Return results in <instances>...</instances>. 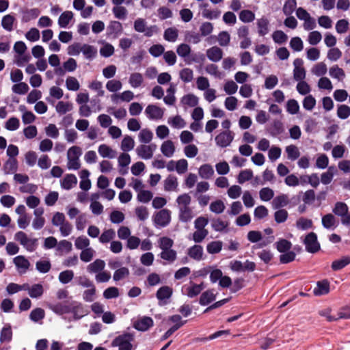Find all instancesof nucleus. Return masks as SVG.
I'll return each instance as SVG.
<instances>
[{"label": "nucleus", "mask_w": 350, "mask_h": 350, "mask_svg": "<svg viewBox=\"0 0 350 350\" xmlns=\"http://www.w3.org/2000/svg\"><path fill=\"white\" fill-rule=\"evenodd\" d=\"M82 149L77 146L70 147L67 151V167L68 170H77L80 168V157Z\"/></svg>", "instance_id": "nucleus-1"}, {"label": "nucleus", "mask_w": 350, "mask_h": 350, "mask_svg": "<svg viewBox=\"0 0 350 350\" xmlns=\"http://www.w3.org/2000/svg\"><path fill=\"white\" fill-rule=\"evenodd\" d=\"M134 340V334L124 333L117 336L112 342L111 345L118 347V350H132V342Z\"/></svg>", "instance_id": "nucleus-2"}, {"label": "nucleus", "mask_w": 350, "mask_h": 350, "mask_svg": "<svg viewBox=\"0 0 350 350\" xmlns=\"http://www.w3.org/2000/svg\"><path fill=\"white\" fill-rule=\"evenodd\" d=\"M14 239L28 252H33L38 246V239L31 238L23 231L17 232L14 235Z\"/></svg>", "instance_id": "nucleus-3"}, {"label": "nucleus", "mask_w": 350, "mask_h": 350, "mask_svg": "<svg viewBox=\"0 0 350 350\" xmlns=\"http://www.w3.org/2000/svg\"><path fill=\"white\" fill-rule=\"evenodd\" d=\"M171 221V211L163 208L153 216V223L157 228L167 226Z\"/></svg>", "instance_id": "nucleus-4"}, {"label": "nucleus", "mask_w": 350, "mask_h": 350, "mask_svg": "<svg viewBox=\"0 0 350 350\" xmlns=\"http://www.w3.org/2000/svg\"><path fill=\"white\" fill-rule=\"evenodd\" d=\"M306 250L311 254H314L321 250V245L318 241L317 235L314 232H309L303 241Z\"/></svg>", "instance_id": "nucleus-5"}, {"label": "nucleus", "mask_w": 350, "mask_h": 350, "mask_svg": "<svg viewBox=\"0 0 350 350\" xmlns=\"http://www.w3.org/2000/svg\"><path fill=\"white\" fill-rule=\"evenodd\" d=\"M234 134L231 131H224L215 137L216 145L220 148H226L230 145L234 139Z\"/></svg>", "instance_id": "nucleus-6"}, {"label": "nucleus", "mask_w": 350, "mask_h": 350, "mask_svg": "<svg viewBox=\"0 0 350 350\" xmlns=\"http://www.w3.org/2000/svg\"><path fill=\"white\" fill-rule=\"evenodd\" d=\"M172 294L173 290L172 287L169 286H162L160 287L156 293V297L159 301V305L163 306L167 304Z\"/></svg>", "instance_id": "nucleus-7"}, {"label": "nucleus", "mask_w": 350, "mask_h": 350, "mask_svg": "<svg viewBox=\"0 0 350 350\" xmlns=\"http://www.w3.org/2000/svg\"><path fill=\"white\" fill-rule=\"evenodd\" d=\"M145 113L149 120H160L164 115V109L156 105L150 104L146 107Z\"/></svg>", "instance_id": "nucleus-8"}, {"label": "nucleus", "mask_w": 350, "mask_h": 350, "mask_svg": "<svg viewBox=\"0 0 350 350\" xmlns=\"http://www.w3.org/2000/svg\"><path fill=\"white\" fill-rule=\"evenodd\" d=\"M154 325L153 319L147 316H144L133 323V327L141 332H146L152 327Z\"/></svg>", "instance_id": "nucleus-9"}, {"label": "nucleus", "mask_w": 350, "mask_h": 350, "mask_svg": "<svg viewBox=\"0 0 350 350\" xmlns=\"http://www.w3.org/2000/svg\"><path fill=\"white\" fill-rule=\"evenodd\" d=\"M131 157L127 152L121 153L118 158V167H119V173L121 175H126L128 174V166L131 163Z\"/></svg>", "instance_id": "nucleus-10"}, {"label": "nucleus", "mask_w": 350, "mask_h": 350, "mask_svg": "<svg viewBox=\"0 0 350 350\" xmlns=\"http://www.w3.org/2000/svg\"><path fill=\"white\" fill-rule=\"evenodd\" d=\"M14 263L19 273L23 274L27 272L30 266L29 261L23 256H18L14 258Z\"/></svg>", "instance_id": "nucleus-11"}, {"label": "nucleus", "mask_w": 350, "mask_h": 350, "mask_svg": "<svg viewBox=\"0 0 350 350\" xmlns=\"http://www.w3.org/2000/svg\"><path fill=\"white\" fill-rule=\"evenodd\" d=\"M208 59L213 62H218L223 57V51L217 46H212L206 50Z\"/></svg>", "instance_id": "nucleus-12"}, {"label": "nucleus", "mask_w": 350, "mask_h": 350, "mask_svg": "<svg viewBox=\"0 0 350 350\" xmlns=\"http://www.w3.org/2000/svg\"><path fill=\"white\" fill-rule=\"evenodd\" d=\"M215 290L208 289L204 291L200 297L199 304L201 306H208L211 302L214 301L216 299L217 294L214 293Z\"/></svg>", "instance_id": "nucleus-13"}, {"label": "nucleus", "mask_w": 350, "mask_h": 350, "mask_svg": "<svg viewBox=\"0 0 350 350\" xmlns=\"http://www.w3.org/2000/svg\"><path fill=\"white\" fill-rule=\"evenodd\" d=\"M133 98L134 94L131 90H126L121 94H113L111 95V100L116 104H118L120 100L130 102Z\"/></svg>", "instance_id": "nucleus-14"}, {"label": "nucleus", "mask_w": 350, "mask_h": 350, "mask_svg": "<svg viewBox=\"0 0 350 350\" xmlns=\"http://www.w3.org/2000/svg\"><path fill=\"white\" fill-rule=\"evenodd\" d=\"M256 26L258 29V33L260 36H265L269 31V21L264 16L260 18L257 19Z\"/></svg>", "instance_id": "nucleus-15"}, {"label": "nucleus", "mask_w": 350, "mask_h": 350, "mask_svg": "<svg viewBox=\"0 0 350 350\" xmlns=\"http://www.w3.org/2000/svg\"><path fill=\"white\" fill-rule=\"evenodd\" d=\"M329 292V282L327 280L318 281L317 287L314 288L313 293L316 296H321Z\"/></svg>", "instance_id": "nucleus-16"}, {"label": "nucleus", "mask_w": 350, "mask_h": 350, "mask_svg": "<svg viewBox=\"0 0 350 350\" xmlns=\"http://www.w3.org/2000/svg\"><path fill=\"white\" fill-rule=\"evenodd\" d=\"M273 209L282 208L288 205V196L287 194L281 193L275 196L271 202Z\"/></svg>", "instance_id": "nucleus-17"}, {"label": "nucleus", "mask_w": 350, "mask_h": 350, "mask_svg": "<svg viewBox=\"0 0 350 350\" xmlns=\"http://www.w3.org/2000/svg\"><path fill=\"white\" fill-rule=\"evenodd\" d=\"M154 148L152 146L142 144L136 148L137 155L143 159H149L152 157Z\"/></svg>", "instance_id": "nucleus-18"}, {"label": "nucleus", "mask_w": 350, "mask_h": 350, "mask_svg": "<svg viewBox=\"0 0 350 350\" xmlns=\"http://www.w3.org/2000/svg\"><path fill=\"white\" fill-rule=\"evenodd\" d=\"M77 178L74 174H66L60 181L61 187L69 190L77 185Z\"/></svg>", "instance_id": "nucleus-19"}, {"label": "nucleus", "mask_w": 350, "mask_h": 350, "mask_svg": "<svg viewBox=\"0 0 350 350\" xmlns=\"http://www.w3.org/2000/svg\"><path fill=\"white\" fill-rule=\"evenodd\" d=\"M187 254L193 260L200 261L202 259L203 247L200 245H194L187 250Z\"/></svg>", "instance_id": "nucleus-20"}, {"label": "nucleus", "mask_w": 350, "mask_h": 350, "mask_svg": "<svg viewBox=\"0 0 350 350\" xmlns=\"http://www.w3.org/2000/svg\"><path fill=\"white\" fill-rule=\"evenodd\" d=\"M40 14L38 8L27 9L23 12L21 21L23 23H28L36 19Z\"/></svg>", "instance_id": "nucleus-21"}, {"label": "nucleus", "mask_w": 350, "mask_h": 350, "mask_svg": "<svg viewBox=\"0 0 350 350\" xmlns=\"http://www.w3.org/2000/svg\"><path fill=\"white\" fill-rule=\"evenodd\" d=\"M350 264V256H344L341 258L335 260L331 265V268L333 271H340L348 265Z\"/></svg>", "instance_id": "nucleus-22"}, {"label": "nucleus", "mask_w": 350, "mask_h": 350, "mask_svg": "<svg viewBox=\"0 0 350 350\" xmlns=\"http://www.w3.org/2000/svg\"><path fill=\"white\" fill-rule=\"evenodd\" d=\"M181 103L189 107H196L199 103V98L193 94L184 95L180 100Z\"/></svg>", "instance_id": "nucleus-23"}, {"label": "nucleus", "mask_w": 350, "mask_h": 350, "mask_svg": "<svg viewBox=\"0 0 350 350\" xmlns=\"http://www.w3.org/2000/svg\"><path fill=\"white\" fill-rule=\"evenodd\" d=\"M198 174L203 179H210L214 174V170L211 165L203 164L200 167Z\"/></svg>", "instance_id": "nucleus-24"}, {"label": "nucleus", "mask_w": 350, "mask_h": 350, "mask_svg": "<svg viewBox=\"0 0 350 350\" xmlns=\"http://www.w3.org/2000/svg\"><path fill=\"white\" fill-rule=\"evenodd\" d=\"M162 154L166 157H171L175 152L174 145L171 140H167L163 142L161 146Z\"/></svg>", "instance_id": "nucleus-25"}, {"label": "nucleus", "mask_w": 350, "mask_h": 350, "mask_svg": "<svg viewBox=\"0 0 350 350\" xmlns=\"http://www.w3.org/2000/svg\"><path fill=\"white\" fill-rule=\"evenodd\" d=\"M284 125L282 122L278 120H273L271 126L269 129L270 135L273 137H276L282 134L284 132Z\"/></svg>", "instance_id": "nucleus-26"}, {"label": "nucleus", "mask_w": 350, "mask_h": 350, "mask_svg": "<svg viewBox=\"0 0 350 350\" xmlns=\"http://www.w3.org/2000/svg\"><path fill=\"white\" fill-rule=\"evenodd\" d=\"M295 226L299 230H307L312 228L313 222L310 219L301 217L297 219Z\"/></svg>", "instance_id": "nucleus-27"}, {"label": "nucleus", "mask_w": 350, "mask_h": 350, "mask_svg": "<svg viewBox=\"0 0 350 350\" xmlns=\"http://www.w3.org/2000/svg\"><path fill=\"white\" fill-rule=\"evenodd\" d=\"M321 223L325 229H334L336 228V218L332 213H327L322 217Z\"/></svg>", "instance_id": "nucleus-28"}, {"label": "nucleus", "mask_w": 350, "mask_h": 350, "mask_svg": "<svg viewBox=\"0 0 350 350\" xmlns=\"http://www.w3.org/2000/svg\"><path fill=\"white\" fill-rule=\"evenodd\" d=\"M179 220L187 223L193 218L192 210L190 207H179Z\"/></svg>", "instance_id": "nucleus-29"}, {"label": "nucleus", "mask_w": 350, "mask_h": 350, "mask_svg": "<svg viewBox=\"0 0 350 350\" xmlns=\"http://www.w3.org/2000/svg\"><path fill=\"white\" fill-rule=\"evenodd\" d=\"M26 291H28V294L31 298H38L44 292L43 286L40 284H35L31 286L28 284V288Z\"/></svg>", "instance_id": "nucleus-30"}, {"label": "nucleus", "mask_w": 350, "mask_h": 350, "mask_svg": "<svg viewBox=\"0 0 350 350\" xmlns=\"http://www.w3.org/2000/svg\"><path fill=\"white\" fill-rule=\"evenodd\" d=\"M274 245L277 250L280 253H285L289 251L292 247L291 242L285 239H280Z\"/></svg>", "instance_id": "nucleus-31"}, {"label": "nucleus", "mask_w": 350, "mask_h": 350, "mask_svg": "<svg viewBox=\"0 0 350 350\" xmlns=\"http://www.w3.org/2000/svg\"><path fill=\"white\" fill-rule=\"evenodd\" d=\"M144 82L143 75L139 72H133L131 74L129 83L133 88H137L142 85Z\"/></svg>", "instance_id": "nucleus-32"}, {"label": "nucleus", "mask_w": 350, "mask_h": 350, "mask_svg": "<svg viewBox=\"0 0 350 350\" xmlns=\"http://www.w3.org/2000/svg\"><path fill=\"white\" fill-rule=\"evenodd\" d=\"M349 211L347 204L343 202H337L332 209V213L339 217L345 216Z\"/></svg>", "instance_id": "nucleus-33"}, {"label": "nucleus", "mask_w": 350, "mask_h": 350, "mask_svg": "<svg viewBox=\"0 0 350 350\" xmlns=\"http://www.w3.org/2000/svg\"><path fill=\"white\" fill-rule=\"evenodd\" d=\"M178 187L177 178L174 175H169L164 180V189L166 191L175 190Z\"/></svg>", "instance_id": "nucleus-34"}, {"label": "nucleus", "mask_w": 350, "mask_h": 350, "mask_svg": "<svg viewBox=\"0 0 350 350\" xmlns=\"http://www.w3.org/2000/svg\"><path fill=\"white\" fill-rule=\"evenodd\" d=\"M191 51V46L186 44L182 43L179 44L176 48V53L182 58H184V60L188 59Z\"/></svg>", "instance_id": "nucleus-35"}, {"label": "nucleus", "mask_w": 350, "mask_h": 350, "mask_svg": "<svg viewBox=\"0 0 350 350\" xmlns=\"http://www.w3.org/2000/svg\"><path fill=\"white\" fill-rule=\"evenodd\" d=\"M72 108V104L70 102L66 101H59L55 106L57 113L60 115L65 114L67 112L70 111Z\"/></svg>", "instance_id": "nucleus-36"}, {"label": "nucleus", "mask_w": 350, "mask_h": 350, "mask_svg": "<svg viewBox=\"0 0 350 350\" xmlns=\"http://www.w3.org/2000/svg\"><path fill=\"white\" fill-rule=\"evenodd\" d=\"M329 75L332 78L336 79L338 81H342L345 77L344 70L339 68L338 65H334L329 68Z\"/></svg>", "instance_id": "nucleus-37"}, {"label": "nucleus", "mask_w": 350, "mask_h": 350, "mask_svg": "<svg viewBox=\"0 0 350 350\" xmlns=\"http://www.w3.org/2000/svg\"><path fill=\"white\" fill-rule=\"evenodd\" d=\"M73 18V13L71 11H65L58 19V25L60 27L65 28Z\"/></svg>", "instance_id": "nucleus-38"}, {"label": "nucleus", "mask_w": 350, "mask_h": 350, "mask_svg": "<svg viewBox=\"0 0 350 350\" xmlns=\"http://www.w3.org/2000/svg\"><path fill=\"white\" fill-rule=\"evenodd\" d=\"M12 338V331L10 325H5L1 331L0 342H9Z\"/></svg>", "instance_id": "nucleus-39"}, {"label": "nucleus", "mask_w": 350, "mask_h": 350, "mask_svg": "<svg viewBox=\"0 0 350 350\" xmlns=\"http://www.w3.org/2000/svg\"><path fill=\"white\" fill-rule=\"evenodd\" d=\"M135 146L134 139L129 135H126L122 140L120 148L124 152H129L133 149Z\"/></svg>", "instance_id": "nucleus-40"}, {"label": "nucleus", "mask_w": 350, "mask_h": 350, "mask_svg": "<svg viewBox=\"0 0 350 350\" xmlns=\"http://www.w3.org/2000/svg\"><path fill=\"white\" fill-rule=\"evenodd\" d=\"M185 40L189 43L198 44L201 41V35L193 31H186Z\"/></svg>", "instance_id": "nucleus-41"}, {"label": "nucleus", "mask_w": 350, "mask_h": 350, "mask_svg": "<svg viewBox=\"0 0 350 350\" xmlns=\"http://www.w3.org/2000/svg\"><path fill=\"white\" fill-rule=\"evenodd\" d=\"M222 249V242L220 241H213L206 245V251L210 254H215L220 252Z\"/></svg>", "instance_id": "nucleus-42"}, {"label": "nucleus", "mask_w": 350, "mask_h": 350, "mask_svg": "<svg viewBox=\"0 0 350 350\" xmlns=\"http://www.w3.org/2000/svg\"><path fill=\"white\" fill-rule=\"evenodd\" d=\"M239 17L243 23H251L255 19V14L250 10H243L239 12Z\"/></svg>", "instance_id": "nucleus-43"}, {"label": "nucleus", "mask_w": 350, "mask_h": 350, "mask_svg": "<svg viewBox=\"0 0 350 350\" xmlns=\"http://www.w3.org/2000/svg\"><path fill=\"white\" fill-rule=\"evenodd\" d=\"M178 36V30L173 27H169L164 31L163 38L165 40L174 42Z\"/></svg>", "instance_id": "nucleus-44"}, {"label": "nucleus", "mask_w": 350, "mask_h": 350, "mask_svg": "<svg viewBox=\"0 0 350 350\" xmlns=\"http://www.w3.org/2000/svg\"><path fill=\"white\" fill-rule=\"evenodd\" d=\"M287 157L291 161H295L300 156V152L297 147L295 145L287 146L285 148Z\"/></svg>", "instance_id": "nucleus-45"}, {"label": "nucleus", "mask_w": 350, "mask_h": 350, "mask_svg": "<svg viewBox=\"0 0 350 350\" xmlns=\"http://www.w3.org/2000/svg\"><path fill=\"white\" fill-rule=\"evenodd\" d=\"M327 71V65L324 62L315 64L312 68V73L317 77H323Z\"/></svg>", "instance_id": "nucleus-46"}, {"label": "nucleus", "mask_w": 350, "mask_h": 350, "mask_svg": "<svg viewBox=\"0 0 350 350\" xmlns=\"http://www.w3.org/2000/svg\"><path fill=\"white\" fill-rule=\"evenodd\" d=\"M260 199L264 202H268L274 198V191L269 187H263L259 191Z\"/></svg>", "instance_id": "nucleus-47"}, {"label": "nucleus", "mask_w": 350, "mask_h": 350, "mask_svg": "<svg viewBox=\"0 0 350 350\" xmlns=\"http://www.w3.org/2000/svg\"><path fill=\"white\" fill-rule=\"evenodd\" d=\"M66 88L70 91H77L80 88L79 81L74 77H68L65 81Z\"/></svg>", "instance_id": "nucleus-48"}, {"label": "nucleus", "mask_w": 350, "mask_h": 350, "mask_svg": "<svg viewBox=\"0 0 350 350\" xmlns=\"http://www.w3.org/2000/svg\"><path fill=\"white\" fill-rule=\"evenodd\" d=\"M167 122L172 127L176 129H183L185 126V120L179 115L170 118Z\"/></svg>", "instance_id": "nucleus-49"}, {"label": "nucleus", "mask_w": 350, "mask_h": 350, "mask_svg": "<svg viewBox=\"0 0 350 350\" xmlns=\"http://www.w3.org/2000/svg\"><path fill=\"white\" fill-rule=\"evenodd\" d=\"M226 206L221 200L213 201L210 204V211L215 214H220L224 212Z\"/></svg>", "instance_id": "nucleus-50"}, {"label": "nucleus", "mask_w": 350, "mask_h": 350, "mask_svg": "<svg viewBox=\"0 0 350 350\" xmlns=\"http://www.w3.org/2000/svg\"><path fill=\"white\" fill-rule=\"evenodd\" d=\"M5 129L10 131H14L20 127V120L16 117L10 118L5 123Z\"/></svg>", "instance_id": "nucleus-51"}, {"label": "nucleus", "mask_w": 350, "mask_h": 350, "mask_svg": "<svg viewBox=\"0 0 350 350\" xmlns=\"http://www.w3.org/2000/svg\"><path fill=\"white\" fill-rule=\"evenodd\" d=\"M139 140L144 144H148L152 139L153 133L148 129H142L139 133Z\"/></svg>", "instance_id": "nucleus-52"}, {"label": "nucleus", "mask_w": 350, "mask_h": 350, "mask_svg": "<svg viewBox=\"0 0 350 350\" xmlns=\"http://www.w3.org/2000/svg\"><path fill=\"white\" fill-rule=\"evenodd\" d=\"M159 248L163 251L171 249L174 245V241L168 237H162L158 240Z\"/></svg>", "instance_id": "nucleus-53"}, {"label": "nucleus", "mask_w": 350, "mask_h": 350, "mask_svg": "<svg viewBox=\"0 0 350 350\" xmlns=\"http://www.w3.org/2000/svg\"><path fill=\"white\" fill-rule=\"evenodd\" d=\"M252 177L253 172L252 170L246 169L241 170L237 176V182L239 184H243L245 182L251 180Z\"/></svg>", "instance_id": "nucleus-54"}, {"label": "nucleus", "mask_w": 350, "mask_h": 350, "mask_svg": "<svg viewBox=\"0 0 350 350\" xmlns=\"http://www.w3.org/2000/svg\"><path fill=\"white\" fill-rule=\"evenodd\" d=\"M160 257L170 262H173L177 257L176 252L173 249L163 250L160 254Z\"/></svg>", "instance_id": "nucleus-55"}, {"label": "nucleus", "mask_w": 350, "mask_h": 350, "mask_svg": "<svg viewBox=\"0 0 350 350\" xmlns=\"http://www.w3.org/2000/svg\"><path fill=\"white\" fill-rule=\"evenodd\" d=\"M296 7V0H286L282 8L283 13L286 16H290L293 13Z\"/></svg>", "instance_id": "nucleus-56"}, {"label": "nucleus", "mask_w": 350, "mask_h": 350, "mask_svg": "<svg viewBox=\"0 0 350 350\" xmlns=\"http://www.w3.org/2000/svg\"><path fill=\"white\" fill-rule=\"evenodd\" d=\"M272 39L275 43L282 44L286 42L288 39L287 35L282 30H275L272 33Z\"/></svg>", "instance_id": "nucleus-57"}, {"label": "nucleus", "mask_w": 350, "mask_h": 350, "mask_svg": "<svg viewBox=\"0 0 350 350\" xmlns=\"http://www.w3.org/2000/svg\"><path fill=\"white\" fill-rule=\"evenodd\" d=\"M274 213V219L276 223L282 224L286 221L288 219V213L286 210L284 208L275 209Z\"/></svg>", "instance_id": "nucleus-58"}, {"label": "nucleus", "mask_w": 350, "mask_h": 350, "mask_svg": "<svg viewBox=\"0 0 350 350\" xmlns=\"http://www.w3.org/2000/svg\"><path fill=\"white\" fill-rule=\"evenodd\" d=\"M180 79L184 83H189L193 80V72L191 68H185L182 69L179 73Z\"/></svg>", "instance_id": "nucleus-59"}, {"label": "nucleus", "mask_w": 350, "mask_h": 350, "mask_svg": "<svg viewBox=\"0 0 350 350\" xmlns=\"http://www.w3.org/2000/svg\"><path fill=\"white\" fill-rule=\"evenodd\" d=\"M15 18L10 14L4 16L1 21L2 27L7 31H11L13 29V24Z\"/></svg>", "instance_id": "nucleus-60"}, {"label": "nucleus", "mask_w": 350, "mask_h": 350, "mask_svg": "<svg viewBox=\"0 0 350 350\" xmlns=\"http://www.w3.org/2000/svg\"><path fill=\"white\" fill-rule=\"evenodd\" d=\"M290 47L296 52H299L304 49V43L302 40L298 37H293L290 40Z\"/></svg>", "instance_id": "nucleus-61"}, {"label": "nucleus", "mask_w": 350, "mask_h": 350, "mask_svg": "<svg viewBox=\"0 0 350 350\" xmlns=\"http://www.w3.org/2000/svg\"><path fill=\"white\" fill-rule=\"evenodd\" d=\"M25 37L27 40L34 42L39 40L40 33L37 28L32 27L26 32Z\"/></svg>", "instance_id": "nucleus-62"}, {"label": "nucleus", "mask_w": 350, "mask_h": 350, "mask_svg": "<svg viewBox=\"0 0 350 350\" xmlns=\"http://www.w3.org/2000/svg\"><path fill=\"white\" fill-rule=\"evenodd\" d=\"M112 12L115 17L119 20H124L126 18L128 14L126 8L122 5L114 6L112 9Z\"/></svg>", "instance_id": "nucleus-63"}, {"label": "nucleus", "mask_w": 350, "mask_h": 350, "mask_svg": "<svg viewBox=\"0 0 350 350\" xmlns=\"http://www.w3.org/2000/svg\"><path fill=\"white\" fill-rule=\"evenodd\" d=\"M350 116V107L347 105H340L337 109V116L342 120L347 119Z\"/></svg>", "instance_id": "nucleus-64"}]
</instances>
